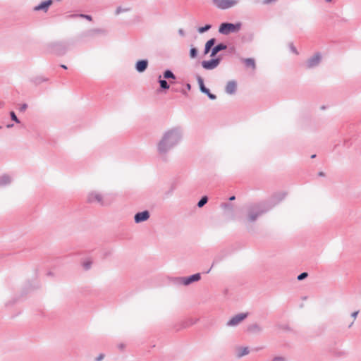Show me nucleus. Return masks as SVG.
Returning <instances> with one entry per match:
<instances>
[{"label":"nucleus","instance_id":"obj_1","mask_svg":"<svg viewBox=\"0 0 361 361\" xmlns=\"http://www.w3.org/2000/svg\"><path fill=\"white\" fill-rule=\"evenodd\" d=\"M178 138V134L174 130L166 132L159 144V151L161 153L166 152L177 141Z\"/></svg>","mask_w":361,"mask_h":361},{"label":"nucleus","instance_id":"obj_2","mask_svg":"<svg viewBox=\"0 0 361 361\" xmlns=\"http://www.w3.org/2000/svg\"><path fill=\"white\" fill-rule=\"evenodd\" d=\"M240 23L233 24L224 23L220 25L219 32L224 35H228L231 32H238L240 29Z\"/></svg>","mask_w":361,"mask_h":361},{"label":"nucleus","instance_id":"obj_3","mask_svg":"<svg viewBox=\"0 0 361 361\" xmlns=\"http://www.w3.org/2000/svg\"><path fill=\"white\" fill-rule=\"evenodd\" d=\"M238 0H213L214 4L220 9H228L237 5Z\"/></svg>","mask_w":361,"mask_h":361},{"label":"nucleus","instance_id":"obj_4","mask_svg":"<svg viewBox=\"0 0 361 361\" xmlns=\"http://www.w3.org/2000/svg\"><path fill=\"white\" fill-rule=\"evenodd\" d=\"M247 316V313H241L233 317L230 321L228 322V325L229 326H235L240 322H241L244 319H245Z\"/></svg>","mask_w":361,"mask_h":361},{"label":"nucleus","instance_id":"obj_5","mask_svg":"<svg viewBox=\"0 0 361 361\" xmlns=\"http://www.w3.org/2000/svg\"><path fill=\"white\" fill-rule=\"evenodd\" d=\"M219 63V59H212L210 61H204L202 62V66L205 69H213L216 68Z\"/></svg>","mask_w":361,"mask_h":361},{"label":"nucleus","instance_id":"obj_6","mask_svg":"<svg viewBox=\"0 0 361 361\" xmlns=\"http://www.w3.org/2000/svg\"><path fill=\"white\" fill-rule=\"evenodd\" d=\"M149 217V212L147 211H145L142 212L137 213L135 216V221L137 223L146 221Z\"/></svg>","mask_w":361,"mask_h":361},{"label":"nucleus","instance_id":"obj_7","mask_svg":"<svg viewBox=\"0 0 361 361\" xmlns=\"http://www.w3.org/2000/svg\"><path fill=\"white\" fill-rule=\"evenodd\" d=\"M237 88V84L235 81H229L226 86V92L228 94H233Z\"/></svg>","mask_w":361,"mask_h":361},{"label":"nucleus","instance_id":"obj_8","mask_svg":"<svg viewBox=\"0 0 361 361\" xmlns=\"http://www.w3.org/2000/svg\"><path fill=\"white\" fill-rule=\"evenodd\" d=\"M200 279V274H196L192 275L188 278L183 279V283L185 285H188L190 283L194 282V281H197Z\"/></svg>","mask_w":361,"mask_h":361},{"label":"nucleus","instance_id":"obj_9","mask_svg":"<svg viewBox=\"0 0 361 361\" xmlns=\"http://www.w3.org/2000/svg\"><path fill=\"white\" fill-rule=\"evenodd\" d=\"M148 65V62L147 60H141L138 61L136 63V70L141 73L145 71Z\"/></svg>","mask_w":361,"mask_h":361},{"label":"nucleus","instance_id":"obj_10","mask_svg":"<svg viewBox=\"0 0 361 361\" xmlns=\"http://www.w3.org/2000/svg\"><path fill=\"white\" fill-rule=\"evenodd\" d=\"M237 356L241 357L244 355L249 354L250 350L248 347H238L236 348Z\"/></svg>","mask_w":361,"mask_h":361},{"label":"nucleus","instance_id":"obj_11","mask_svg":"<svg viewBox=\"0 0 361 361\" xmlns=\"http://www.w3.org/2000/svg\"><path fill=\"white\" fill-rule=\"evenodd\" d=\"M52 4V0H47L42 3H41L39 6H36L35 8V10L39 11V10H44L47 11L49 6H51Z\"/></svg>","mask_w":361,"mask_h":361},{"label":"nucleus","instance_id":"obj_12","mask_svg":"<svg viewBox=\"0 0 361 361\" xmlns=\"http://www.w3.org/2000/svg\"><path fill=\"white\" fill-rule=\"evenodd\" d=\"M89 200L90 202H97L102 204L103 203L102 195L97 192L92 193L90 195Z\"/></svg>","mask_w":361,"mask_h":361},{"label":"nucleus","instance_id":"obj_13","mask_svg":"<svg viewBox=\"0 0 361 361\" xmlns=\"http://www.w3.org/2000/svg\"><path fill=\"white\" fill-rule=\"evenodd\" d=\"M320 61V56L316 55L310 59L307 62V66L309 68H312L319 64Z\"/></svg>","mask_w":361,"mask_h":361},{"label":"nucleus","instance_id":"obj_14","mask_svg":"<svg viewBox=\"0 0 361 361\" xmlns=\"http://www.w3.org/2000/svg\"><path fill=\"white\" fill-rule=\"evenodd\" d=\"M244 63L245 64L247 68H252L254 70L255 68V61L252 58L245 59L243 60Z\"/></svg>","mask_w":361,"mask_h":361},{"label":"nucleus","instance_id":"obj_15","mask_svg":"<svg viewBox=\"0 0 361 361\" xmlns=\"http://www.w3.org/2000/svg\"><path fill=\"white\" fill-rule=\"evenodd\" d=\"M226 48V47L222 44H218L217 46L214 47L212 50L211 56H214L219 51L223 50Z\"/></svg>","mask_w":361,"mask_h":361},{"label":"nucleus","instance_id":"obj_16","mask_svg":"<svg viewBox=\"0 0 361 361\" xmlns=\"http://www.w3.org/2000/svg\"><path fill=\"white\" fill-rule=\"evenodd\" d=\"M214 43H215L214 39H211L209 41H207V42L205 44V51H204L205 54H207L209 51L210 49L214 46Z\"/></svg>","mask_w":361,"mask_h":361},{"label":"nucleus","instance_id":"obj_17","mask_svg":"<svg viewBox=\"0 0 361 361\" xmlns=\"http://www.w3.org/2000/svg\"><path fill=\"white\" fill-rule=\"evenodd\" d=\"M199 82H200V86L201 91L204 93L209 94V90L204 87L203 81L201 79H200Z\"/></svg>","mask_w":361,"mask_h":361},{"label":"nucleus","instance_id":"obj_18","mask_svg":"<svg viewBox=\"0 0 361 361\" xmlns=\"http://www.w3.org/2000/svg\"><path fill=\"white\" fill-rule=\"evenodd\" d=\"M164 77L165 78H173L174 79L175 78V76L173 75V73L171 71H166L164 73Z\"/></svg>","mask_w":361,"mask_h":361},{"label":"nucleus","instance_id":"obj_19","mask_svg":"<svg viewBox=\"0 0 361 361\" xmlns=\"http://www.w3.org/2000/svg\"><path fill=\"white\" fill-rule=\"evenodd\" d=\"M259 213L257 212H250L248 216L250 221H254L256 219Z\"/></svg>","mask_w":361,"mask_h":361},{"label":"nucleus","instance_id":"obj_20","mask_svg":"<svg viewBox=\"0 0 361 361\" xmlns=\"http://www.w3.org/2000/svg\"><path fill=\"white\" fill-rule=\"evenodd\" d=\"M207 197L204 196L198 202L197 205L199 207H203L207 202Z\"/></svg>","mask_w":361,"mask_h":361},{"label":"nucleus","instance_id":"obj_21","mask_svg":"<svg viewBox=\"0 0 361 361\" xmlns=\"http://www.w3.org/2000/svg\"><path fill=\"white\" fill-rule=\"evenodd\" d=\"M160 86L163 89H169V85H168L167 82L164 80H159Z\"/></svg>","mask_w":361,"mask_h":361},{"label":"nucleus","instance_id":"obj_22","mask_svg":"<svg viewBox=\"0 0 361 361\" xmlns=\"http://www.w3.org/2000/svg\"><path fill=\"white\" fill-rule=\"evenodd\" d=\"M210 27H211V26L209 25H207L204 27H199L198 32L200 33L204 32L207 31L208 30H209Z\"/></svg>","mask_w":361,"mask_h":361},{"label":"nucleus","instance_id":"obj_23","mask_svg":"<svg viewBox=\"0 0 361 361\" xmlns=\"http://www.w3.org/2000/svg\"><path fill=\"white\" fill-rule=\"evenodd\" d=\"M197 54V50H196V49H195V48H192V49H190V57H191V58H195V57H196Z\"/></svg>","mask_w":361,"mask_h":361},{"label":"nucleus","instance_id":"obj_24","mask_svg":"<svg viewBox=\"0 0 361 361\" xmlns=\"http://www.w3.org/2000/svg\"><path fill=\"white\" fill-rule=\"evenodd\" d=\"M11 117L13 121H14L16 123H19V120L18 119L17 116H16L15 113L13 111L11 112Z\"/></svg>","mask_w":361,"mask_h":361},{"label":"nucleus","instance_id":"obj_25","mask_svg":"<svg viewBox=\"0 0 361 361\" xmlns=\"http://www.w3.org/2000/svg\"><path fill=\"white\" fill-rule=\"evenodd\" d=\"M307 276V273H306V272H303V273H302L301 274H300V275L298 276V279L299 281H301V280H302V279H305Z\"/></svg>","mask_w":361,"mask_h":361},{"label":"nucleus","instance_id":"obj_26","mask_svg":"<svg viewBox=\"0 0 361 361\" xmlns=\"http://www.w3.org/2000/svg\"><path fill=\"white\" fill-rule=\"evenodd\" d=\"M27 105L26 104H23L20 106L19 109H20V111H23L27 109Z\"/></svg>","mask_w":361,"mask_h":361},{"label":"nucleus","instance_id":"obj_27","mask_svg":"<svg viewBox=\"0 0 361 361\" xmlns=\"http://www.w3.org/2000/svg\"><path fill=\"white\" fill-rule=\"evenodd\" d=\"M104 354H100L97 358H96V361H101L104 359Z\"/></svg>","mask_w":361,"mask_h":361},{"label":"nucleus","instance_id":"obj_28","mask_svg":"<svg viewBox=\"0 0 361 361\" xmlns=\"http://www.w3.org/2000/svg\"><path fill=\"white\" fill-rule=\"evenodd\" d=\"M82 17L87 19L88 20L91 21L92 20V17L90 16H87V15H81Z\"/></svg>","mask_w":361,"mask_h":361},{"label":"nucleus","instance_id":"obj_29","mask_svg":"<svg viewBox=\"0 0 361 361\" xmlns=\"http://www.w3.org/2000/svg\"><path fill=\"white\" fill-rule=\"evenodd\" d=\"M207 94V95H208V97H209L210 99H216V96H215L214 94H213L210 93L209 92V94Z\"/></svg>","mask_w":361,"mask_h":361},{"label":"nucleus","instance_id":"obj_30","mask_svg":"<svg viewBox=\"0 0 361 361\" xmlns=\"http://www.w3.org/2000/svg\"><path fill=\"white\" fill-rule=\"evenodd\" d=\"M357 314H358V312H353V313L352 314V317H353L354 319H355V318H356V317H357Z\"/></svg>","mask_w":361,"mask_h":361},{"label":"nucleus","instance_id":"obj_31","mask_svg":"<svg viewBox=\"0 0 361 361\" xmlns=\"http://www.w3.org/2000/svg\"><path fill=\"white\" fill-rule=\"evenodd\" d=\"M90 264H91V263H90V262H88V263L85 264V268H86V269L90 268Z\"/></svg>","mask_w":361,"mask_h":361},{"label":"nucleus","instance_id":"obj_32","mask_svg":"<svg viewBox=\"0 0 361 361\" xmlns=\"http://www.w3.org/2000/svg\"><path fill=\"white\" fill-rule=\"evenodd\" d=\"M235 199V196H232L229 198L231 201L234 200Z\"/></svg>","mask_w":361,"mask_h":361},{"label":"nucleus","instance_id":"obj_33","mask_svg":"<svg viewBox=\"0 0 361 361\" xmlns=\"http://www.w3.org/2000/svg\"><path fill=\"white\" fill-rule=\"evenodd\" d=\"M61 67H62L63 68H64V69H66V68H67L66 66H65V65H61Z\"/></svg>","mask_w":361,"mask_h":361},{"label":"nucleus","instance_id":"obj_34","mask_svg":"<svg viewBox=\"0 0 361 361\" xmlns=\"http://www.w3.org/2000/svg\"><path fill=\"white\" fill-rule=\"evenodd\" d=\"M120 12V9H117L116 13H118Z\"/></svg>","mask_w":361,"mask_h":361},{"label":"nucleus","instance_id":"obj_35","mask_svg":"<svg viewBox=\"0 0 361 361\" xmlns=\"http://www.w3.org/2000/svg\"><path fill=\"white\" fill-rule=\"evenodd\" d=\"M319 175L323 176L324 174H323V173L321 172V173H319Z\"/></svg>","mask_w":361,"mask_h":361},{"label":"nucleus","instance_id":"obj_36","mask_svg":"<svg viewBox=\"0 0 361 361\" xmlns=\"http://www.w3.org/2000/svg\"><path fill=\"white\" fill-rule=\"evenodd\" d=\"M331 1V0H326V1H328V2Z\"/></svg>","mask_w":361,"mask_h":361}]
</instances>
